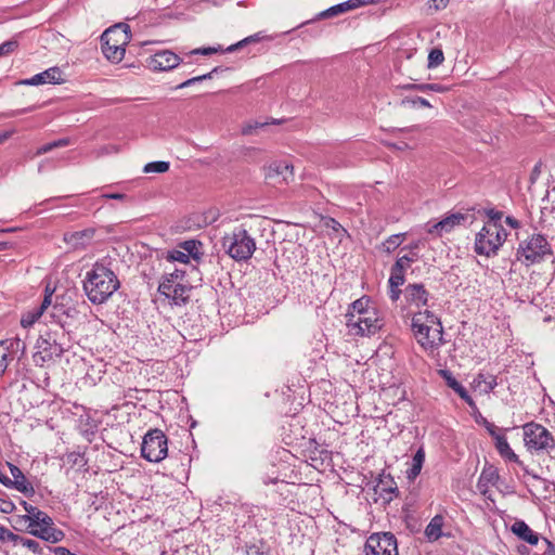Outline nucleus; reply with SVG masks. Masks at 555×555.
<instances>
[{"label":"nucleus","mask_w":555,"mask_h":555,"mask_svg":"<svg viewBox=\"0 0 555 555\" xmlns=\"http://www.w3.org/2000/svg\"><path fill=\"white\" fill-rule=\"evenodd\" d=\"M411 328L416 341L426 351H434L444 344L442 323L428 309L413 313Z\"/></svg>","instance_id":"f03ea898"},{"label":"nucleus","mask_w":555,"mask_h":555,"mask_svg":"<svg viewBox=\"0 0 555 555\" xmlns=\"http://www.w3.org/2000/svg\"><path fill=\"white\" fill-rule=\"evenodd\" d=\"M221 68L220 67H215L212 68V70H210L209 73L207 74H204V75H199V76H196V77H192L183 82H181L180 85H178L176 87V89H183V88H186V87H190V86H193L195 85L196 82H199V81H203V80H208V79H211L214 77L215 74H217L218 72H220Z\"/></svg>","instance_id":"a19ab883"},{"label":"nucleus","mask_w":555,"mask_h":555,"mask_svg":"<svg viewBox=\"0 0 555 555\" xmlns=\"http://www.w3.org/2000/svg\"><path fill=\"white\" fill-rule=\"evenodd\" d=\"M441 375L446 379L447 385L453 389L462 399H464L470 405L474 403L466 388L456 380L450 371L442 370Z\"/></svg>","instance_id":"393cba45"},{"label":"nucleus","mask_w":555,"mask_h":555,"mask_svg":"<svg viewBox=\"0 0 555 555\" xmlns=\"http://www.w3.org/2000/svg\"><path fill=\"white\" fill-rule=\"evenodd\" d=\"M52 301V293L46 294L40 307L33 312H28L27 314L23 315L21 320V324L23 327H29L31 326L43 313L44 311L51 306Z\"/></svg>","instance_id":"b1692460"},{"label":"nucleus","mask_w":555,"mask_h":555,"mask_svg":"<svg viewBox=\"0 0 555 555\" xmlns=\"http://www.w3.org/2000/svg\"><path fill=\"white\" fill-rule=\"evenodd\" d=\"M494 441L495 448L501 456L507 459L511 462L518 463L519 465L521 464L517 454H515L514 451L511 449L507 439L503 434L495 436Z\"/></svg>","instance_id":"a878e982"},{"label":"nucleus","mask_w":555,"mask_h":555,"mask_svg":"<svg viewBox=\"0 0 555 555\" xmlns=\"http://www.w3.org/2000/svg\"><path fill=\"white\" fill-rule=\"evenodd\" d=\"M401 105L402 106H412V107H415L416 105H420L422 107H431L430 103L426 99L421 98V96L404 98L401 101Z\"/></svg>","instance_id":"8fccbe9b"},{"label":"nucleus","mask_w":555,"mask_h":555,"mask_svg":"<svg viewBox=\"0 0 555 555\" xmlns=\"http://www.w3.org/2000/svg\"><path fill=\"white\" fill-rule=\"evenodd\" d=\"M374 308L369 307V299L365 297H362L360 299L354 300L351 304V310L348 311L347 314H360L364 311H374Z\"/></svg>","instance_id":"37998d69"},{"label":"nucleus","mask_w":555,"mask_h":555,"mask_svg":"<svg viewBox=\"0 0 555 555\" xmlns=\"http://www.w3.org/2000/svg\"><path fill=\"white\" fill-rule=\"evenodd\" d=\"M130 27L120 23L106 29L101 36L102 52L107 60L120 62L125 56V46L130 39Z\"/></svg>","instance_id":"20e7f679"},{"label":"nucleus","mask_w":555,"mask_h":555,"mask_svg":"<svg viewBox=\"0 0 555 555\" xmlns=\"http://www.w3.org/2000/svg\"><path fill=\"white\" fill-rule=\"evenodd\" d=\"M507 237L506 230L502 224L486 222L482 229L476 234L475 251L487 257L496 254Z\"/></svg>","instance_id":"423d86ee"},{"label":"nucleus","mask_w":555,"mask_h":555,"mask_svg":"<svg viewBox=\"0 0 555 555\" xmlns=\"http://www.w3.org/2000/svg\"><path fill=\"white\" fill-rule=\"evenodd\" d=\"M262 39H263V36H261V33L254 34L251 36H248V37L242 39L241 41H238L234 44H231L230 47H228L225 49V52H228V53L234 52L238 49L246 47L247 44L259 42Z\"/></svg>","instance_id":"4c0bfd02"},{"label":"nucleus","mask_w":555,"mask_h":555,"mask_svg":"<svg viewBox=\"0 0 555 555\" xmlns=\"http://www.w3.org/2000/svg\"><path fill=\"white\" fill-rule=\"evenodd\" d=\"M158 292L165 296L171 306H185L191 298L192 286L188 283H159Z\"/></svg>","instance_id":"f8f14e48"},{"label":"nucleus","mask_w":555,"mask_h":555,"mask_svg":"<svg viewBox=\"0 0 555 555\" xmlns=\"http://www.w3.org/2000/svg\"><path fill=\"white\" fill-rule=\"evenodd\" d=\"M309 459L314 463L320 462L323 464L325 461H330L332 459V453L327 449L321 448L320 444L315 440H310L309 442Z\"/></svg>","instance_id":"cd10ccee"},{"label":"nucleus","mask_w":555,"mask_h":555,"mask_svg":"<svg viewBox=\"0 0 555 555\" xmlns=\"http://www.w3.org/2000/svg\"><path fill=\"white\" fill-rule=\"evenodd\" d=\"M168 170H169V163L163 162V160L149 163L143 168V171L145 173H151V172L164 173Z\"/></svg>","instance_id":"c03bdc74"},{"label":"nucleus","mask_w":555,"mask_h":555,"mask_svg":"<svg viewBox=\"0 0 555 555\" xmlns=\"http://www.w3.org/2000/svg\"><path fill=\"white\" fill-rule=\"evenodd\" d=\"M402 291L400 286H389V298L391 301H397L400 298Z\"/></svg>","instance_id":"338daca9"},{"label":"nucleus","mask_w":555,"mask_h":555,"mask_svg":"<svg viewBox=\"0 0 555 555\" xmlns=\"http://www.w3.org/2000/svg\"><path fill=\"white\" fill-rule=\"evenodd\" d=\"M399 88L402 90L434 91L438 93H444L450 90L449 87L441 83H406L399 86Z\"/></svg>","instance_id":"c85d7f7f"},{"label":"nucleus","mask_w":555,"mask_h":555,"mask_svg":"<svg viewBox=\"0 0 555 555\" xmlns=\"http://www.w3.org/2000/svg\"><path fill=\"white\" fill-rule=\"evenodd\" d=\"M167 259L169 261H178L181 263H189L190 261L189 255L185 254L183 250L178 249L168 251Z\"/></svg>","instance_id":"603ef678"},{"label":"nucleus","mask_w":555,"mask_h":555,"mask_svg":"<svg viewBox=\"0 0 555 555\" xmlns=\"http://www.w3.org/2000/svg\"><path fill=\"white\" fill-rule=\"evenodd\" d=\"M37 352L34 354L36 363L52 361L55 358H61L64 353V348L57 343L55 334L47 332L40 335L36 343Z\"/></svg>","instance_id":"9b49d317"},{"label":"nucleus","mask_w":555,"mask_h":555,"mask_svg":"<svg viewBox=\"0 0 555 555\" xmlns=\"http://www.w3.org/2000/svg\"><path fill=\"white\" fill-rule=\"evenodd\" d=\"M218 52H225V50H222L221 47L215 48V47H207V48H197L190 52L192 55L201 54V55H211Z\"/></svg>","instance_id":"6e6d98bb"},{"label":"nucleus","mask_w":555,"mask_h":555,"mask_svg":"<svg viewBox=\"0 0 555 555\" xmlns=\"http://www.w3.org/2000/svg\"><path fill=\"white\" fill-rule=\"evenodd\" d=\"M499 473L494 466H485L477 482L478 491L482 495L487 496L490 487L495 486L499 481Z\"/></svg>","instance_id":"412c9836"},{"label":"nucleus","mask_w":555,"mask_h":555,"mask_svg":"<svg viewBox=\"0 0 555 555\" xmlns=\"http://www.w3.org/2000/svg\"><path fill=\"white\" fill-rule=\"evenodd\" d=\"M487 217H489L488 222H494L496 224H501V219L503 217V212L500 210H496L494 208L487 209L486 211Z\"/></svg>","instance_id":"bf43d9fd"},{"label":"nucleus","mask_w":555,"mask_h":555,"mask_svg":"<svg viewBox=\"0 0 555 555\" xmlns=\"http://www.w3.org/2000/svg\"><path fill=\"white\" fill-rule=\"evenodd\" d=\"M17 538H18V534L13 533L9 529H7L5 527L0 525V542L1 543L10 542L13 545H16Z\"/></svg>","instance_id":"864d4df0"},{"label":"nucleus","mask_w":555,"mask_h":555,"mask_svg":"<svg viewBox=\"0 0 555 555\" xmlns=\"http://www.w3.org/2000/svg\"><path fill=\"white\" fill-rule=\"evenodd\" d=\"M403 294L406 302L417 308L427 306L430 298V294L422 283L406 285Z\"/></svg>","instance_id":"4468645a"},{"label":"nucleus","mask_w":555,"mask_h":555,"mask_svg":"<svg viewBox=\"0 0 555 555\" xmlns=\"http://www.w3.org/2000/svg\"><path fill=\"white\" fill-rule=\"evenodd\" d=\"M446 527L444 516L441 514L435 515L429 524L426 526L424 534L429 542H436L442 537L451 538V532L443 530Z\"/></svg>","instance_id":"6ab92c4d"},{"label":"nucleus","mask_w":555,"mask_h":555,"mask_svg":"<svg viewBox=\"0 0 555 555\" xmlns=\"http://www.w3.org/2000/svg\"><path fill=\"white\" fill-rule=\"evenodd\" d=\"M67 460L74 465L82 466L85 464L83 456L80 453L72 452L67 455Z\"/></svg>","instance_id":"69168bd1"},{"label":"nucleus","mask_w":555,"mask_h":555,"mask_svg":"<svg viewBox=\"0 0 555 555\" xmlns=\"http://www.w3.org/2000/svg\"><path fill=\"white\" fill-rule=\"evenodd\" d=\"M30 534L52 544L61 542L65 538L64 531L56 528L54 525L31 528Z\"/></svg>","instance_id":"aec40b11"},{"label":"nucleus","mask_w":555,"mask_h":555,"mask_svg":"<svg viewBox=\"0 0 555 555\" xmlns=\"http://www.w3.org/2000/svg\"><path fill=\"white\" fill-rule=\"evenodd\" d=\"M77 313V310L74 307H68L64 309L63 304H55L51 309V317L53 319H57V323L63 327L62 315H66L67 318H74Z\"/></svg>","instance_id":"473e14b6"},{"label":"nucleus","mask_w":555,"mask_h":555,"mask_svg":"<svg viewBox=\"0 0 555 555\" xmlns=\"http://www.w3.org/2000/svg\"><path fill=\"white\" fill-rule=\"evenodd\" d=\"M546 547L544 550V555H555V544L552 543L550 540H547L546 538L543 539Z\"/></svg>","instance_id":"774afa93"},{"label":"nucleus","mask_w":555,"mask_h":555,"mask_svg":"<svg viewBox=\"0 0 555 555\" xmlns=\"http://www.w3.org/2000/svg\"><path fill=\"white\" fill-rule=\"evenodd\" d=\"M69 143H70V140L68 138H62V139L55 140L53 142H50V143H47V144H43L42 146H40L36 151V155L40 156V155H43L46 153L53 151L54 149L65 147V146L69 145Z\"/></svg>","instance_id":"ea45409f"},{"label":"nucleus","mask_w":555,"mask_h":555,"mask_svg":"<svg viewBox=\"0 0 555 555\" xmlns=\"http://www.w3.org/2000/svg\"><path fill=\"white\" fill-rule=\"evenodd\" d=\"M264 543H251L246 545V555H270L269 550H264Z\"/></svg>","instance_id":"3c124183"},{"label":"nucleus","mask_w":555,"mask_h":555,"mask_svg":"<svg viewBox=\"0 0 555 555\" xmlns=\"http://www.w3.org/2000/svg\"><path fill=\"white\" fill-rule=\"evenodd\" d=\"M7 465H8L10 473L13 477V478H11V488L17 490L18 492L23 493L27 498L34 496L35 488L31 485V482H29L27 480V478L25 477L23 472L16 465H14L12 463L8 462Z\"/></svg>","instance_id":"dca6fc26"},{"label":"nucleus","mask_w":555,"mask_h":555,"mask_svg":"<svg viewBox=\"0 0 555 555\" xmlns=\"http://www.w3.org/2000/svg\"><path fill=\"white\" fill-rule=\"evenodd\" d=\"M405 281V271L399 268V264H392L390 269V276L388 280L389 286H401Z\"/></svg>","instance_id":"e433bc0d"},{"label":"nucleus","mask_w":555,"mask_h":555,"mask_svg":"<svg viewBox=\"0 0 555 555\" xmlns=\"http://www.w3.org/2000/svg\"><path fill=\"white\" fill-rule=\"evenodd\" d=\"M184 279H185V271L176 269L173 272L165 274L162 278V281L159 283H170L171 281H175L178 283H186Z\"/></svg>","instance_id":"de8ad7c7"},{"label":"nucleus","mask_w":555,"mask_h":555,"mask_svg":"<svg viewBox=\"0 0 555 555\" xmlns=\"http://www.w3.org/2000/svg\"><path fill=\"white\" fill-rule=\"evenodd\" d=\"M425 462V451H424V448L421 447L414 454L413 456V461H412V466L411 468L408 470V477L410 479H414L416 478L421 470H422V467H423V464Z\"/></svg>","instance_id":"7c9ffc66"},{"label":"nucleus","mask_w":555,"mask_h":555,"mask_svg":"<svg viewBox=\"0 0 555 555\" xmlns=\"http://www.w3.org/2000/svg\"><path fill=\"white\" fill-rule=\"evenodd\" d=\"M16 545H22L26 548H28L30 552H33L34 554H37V555H49L50 553L48 552V554L44 552L47 551V546L46 545L44 547H42L40 545V543L34 539H28V538H24V537H21L18 535L17 538V541H16Z\"/></svg>","instance_id":"2f4dec72"},{"label":"nucleus","mask_w":555,"mask_h":555,"mask_svg":"<svg viewBox=\"0 0 555 555\" xmlns=\"http://www.w3.org/2000/svg\"><path fill=\"white\" fill-rule=\"evenodd\" d=\"M179 247L189 255V258L199 259L202 243L196 240H188L179 244Z\"/></svg>","instance_id":"72a5a7b5"},{"label":"nucleus","mask_w":555,"mask_h":555,"mask_svg":"<svg viewBox=\"0 0 555 555\" xmlns=\"http://www.w3.org/2000/svg\"><path fill=\"white\" fill-rule=\"evenodd\" d=\"M366 555H399L397 539L391 532L371 534L365 543Z\"/></svg>","instance_id":"9d476101"},{"label":"nucleus","mask_w":555,"mask_h":555,"mask_svg":"<svg viewBox=\"0 0 555 555\" xmlns=\"http://www.w3.org/2000/svg\"><path fill=\"white\" fill-rule=\"evenodd\" d=\"M346 319L348 334L352 336H371L376 334L383 326L376 310L364 311L360 314H346Z\"/></svg>","instance_id":"0eeeda50"},{"label":"nucleus","mask_w":555,"mask_h":555,"mask_svg":"<svg viewBox=\"0 0 555 555\" xmlns=\"http://www.w3.org/2000/svg\"><path fill=\"white\" fill-rule=\"evenodd\" d=\"M413 263V258H408V256H401L399 257L393 264H399V268L403 271H406L411 264Z\"/></svg>","instance_id":"e2e57ef3"},{"label":"nucleus","mask_w":555,"mask_h":555,"mask_svg":"<svg viewBox=\"0 0 555 555\" xmlns=\"http://www.w3.org/2000/svg\"><path fill=\"white\" fill-rule=\"evenodd\" d=\"M359 8V2H352L351 0L341 2L339 4L333 5L330 9L321 12L319 14V18H330L337 16L339 14L346 13L348 11L354 10Z\"/></svg>","instance_id":"bb28decb"},{"label":"nucleus","mask_w":555,"mask_h":555,"mask_svg":"<svg viewBox=\"0 0 555 555\" xmlns=\"http://www.w3.org/2000/svg\"><path fill=\"white\" fill-rule=\"evenodd\" d=\"M524 441L530 452H550L555 448L553 435L544 426L533 422L524 426Z\"/></svg>","instance_id":"6e6552de"},{"label":"nucleus","mask_w":555,"mask_h":555,"mask_svg":"<svg viewBox=\"0 0 555 555\" xmlns=\"http://www.w3.org/2000/svg\"><path fill=\"white\" fill-rule=\"evenodd\" d=\"M511 531L520 540L529 543L530 545H537L540 535L533 531L524 520H516L511 526Z\"/></svg>","instance_id":"4be33fe9"},{"label":"nucleus","mask_w":555,"mask_h":555,"mask_svg":"<svg viewBox=\"0 0 555 555\" xmlns=\"http://www.w3.org/2000/svg\"><path fill=\"white\" fill-rule=\"evenodd\" d=\"M182 59L170 50H163L152 55L149 61V67L153 70H170L177 67Z\"/></svg>","instance_id":"ddd939ff"},{"label":"nucleus","mask_w":555,"mask_h":555,"mask_svg":"<svg viewBox=\"0 0 555 555\" xmlns=\"http://www.w3.org/2000/svg\"><path fill=\"white\" fill-rule=\"evenodd\" d=\"M64 79L62 77V70L59 67H51L47 70L39 73L31 78L24 79L20 83L26 86H39L43 83H62Z\"/></svg>","instance_id":"f3484780"},{"label":"nucleus","mask_w":555,"mask_h":555,"mask_svg":"<svg viewBox=\"0 0 555 555\" xmlns=\"http://www.w3.org/2000/svg\"><path fill=\"white\" fill-rule=\"evenodd\" d=\"M482 424L485 425L486 429L488 430L489 435L494 439L495 436L501 435V433L498 430L496 426L493 423L488 422L486 418L482 420Z\"/></svg>","instance_id":"0e129e2a"},{"label":"nucleus","mask_w":555,"mask_h":555,"mask_svg":"<svg viewBox=\"0 0 555 555\" xmlns=\"http://www.w3.org/2000/svg\"><path fill=\"white\" fill-rule=\"evenodd\" d=\"M69 143H70V140L68 138H62V139L55 140L53 142H50V143H47V144H43L42 146H40L36 151V155L40 156V155H43L46 153L53 151L54 149L65 147V146L69 145Z\"/></svg>","instance_id":"58836bf2"},{"label":"nucleus","mask_w":555,"mask_h":555,"mask_svg":"<svg viewBox=\"0 0 555 555\" xmlns=\"http://www.w3.org/2000/svg\"><path fill=\"white\" fill-rule=\"evenodd\" d=\"M374 490L385 503L391 502L399 494L397 483L390 475H382Z\"/></svg>","instance_id":"a211bd4d"},{"label":"nucleus","mask_w":555,"mask_h":555,"mask_svg":"<svg viewBox=\"0 0 555 555\" xmlns=\"http://www.w3.org/2000/svg\"><path fill=\"white\" fill-rule=\"evenodd\" d=\"M7 347H10V353L17 350H21L24 353L26 349L25 343L22 341L20 338H15L9 341L7 340Z\"/></svg>","instance_id":"4d7b16f0"},{"label":"nucleus","mask_w":555,"mask_h":555,"mask_svg":"<svg viewBox=\"0 0 555 555\" xmlns=\"http://www.w3.org/2000/svg\"><path fill=\"white\" fill-rule=\"evenodd\" d=\"M10 521L15 530L30 533L31 527H28V522L30 521L25 517V515H15Z\"/></svg>","instance_id":"a18cd8bd"},{"label":"nucleus","mask_w":555,"mask_h":555,"mask_svg":"<svg viewBox=\"0 0 555 555\" xmlns=\"http://www.w3.org/2000/svg\"><path fill=\"white\" fill-rule=\"evenodd\" d=\"M466 219L467 215L463 212H452L439 221V228L444 229V232L448 233L462 224Z\"/></svg>","instance_id":"c756f323"},{"label":"nucleus","mask_w":555,"mask_h":555,"mask_svg":"<svg viewBox=\"0 0 555 555\" xmlns=\"http://www.w3.org/2000/svg\"><path fill=\"white\" fill-rule=\"evenodd\" d=\"M113 267L114 261L104 257L86 273L83 291L92 304L105 302L120 287V281Z\"/></svg>","instance_id":"f257e3e1"},{"label":"nucleus","mask_w":555,"mask_h":555,"mask_svg":"<svg viewBox=\"0 0 555 555\" xmlns=\"http://www.w3.org/2000/svg\"><path fill=\"white\" fill-rule=\"evenodd\" d=\"M28 522V527L31 528H40L47 525H54L53 519L43 511L39 509V512H36V515H34L33 518H30Z\"/></svg>","instance_id":"c9c22d12"},{"label":"nucleus","mask_w":555,"mask_h":555,"mask_svg":"<svg viewBox=\"0 0 555 555\" xmlns=\"http://www.w3.org/2000/svg\"><path fill=\"white\" fill-rule=\"evenodd\" d=\"M551 256H553L552 245L540 233H534L521 241L516 251L517 260L526 267L540 263Z\"/></svg>","instance_id":"7ed1b4c3"},{"label":"nucleus","mask_w":555,"mask_h":555,"mask_svg":"<svg viewBox=\"0 0 555 555\" xmlns=\"http://www.w3.org/2000/svg\"><path fill=\"white\" fill-rule=\"evenodd\" d=\"M293 178V166L286 162H273L266 169V179L274 183H287Z\"/></svg>","instance_id":"2eb2a0df"},{"label":"nucleus","mask_w":555,"mask_h":555,"mask_svg":"<svg viewBox=\"0 0 555 555\" xmlns=\"http://www.w3.org/2000/svg\"><path fill=\"white\" fill-rule=\"evenodd\" d=\"M280 122H281V120H278V119H271V121H266V122H258V121L249 122L242 128V133L245 135L253 134L254 131L258 128H262L270 124H280Z\"/></svg>","instance_id":"09e8293b"},{"label":"nucleus","mask_w":555,"mask_h":555,"mask_svg":"<svg viewBox=\"0 0 555 555\" xmlns=\"http://www.w3.org/2000/svg\"><path fill=\"white\" fill-rule=\"evenodd\" d=\"M443 61H444V55H443L442 50L439 48H434L430 50V52L428 54L427 66H428V68H436L439 65H441L443 63Z\"/></svg>","instance_id":"79ce46f5"},{"label":"nucleus","mask_w":555,"mask_h":555,"mask_svg":"<svg viewBox=\"0 0 555 555\" xmlns=\"http://www.w3.org/2000/svg\"><path fill=\"white\" fill-rule=\"evenodd\" d=\"M222 246L227 254L236 261H246L256 250V242L243 227H236L224 235Z\"/></svg>","instance_id":"39448f33"},{"label":"nucleus","mask_w":555,"mask_h":555,"mask_svg":"<svg viewBox=\"0 0 555 555\" xmlns=\"http://www.w3.org/2000/svg\"><path fill=\"white\" fill-rule=\"evenodd\" d=\"M18 47V42L14 39L8 40L0 44V56L14 52Z\"/></svg>","instance_id":"5fc2aeb1"},{"label":"nucleus","mask_w":555,"mask_h":555,"mask_svg":"<svg viewBox=\"0 0 555 555\" xmlns=\"http://www.w3.org/2000/svg\"><path fill=\"white\" fill-rule=\"evenodd\" d=\"M93 229H86L64 234V242L72 245L74 248H82L91 242L94 236Z\"/></svg>","instance_id":"5701e85b"},{"label":"nucleus","mask_w":555,"mask_h":555,"mask_svg":"<svg viewBox=\"0 0 555 555\" xmlns=\"http://www.w3.org/2000/svg\"><path fill=\"white\" fill-rule=\"evenodd\" d=\"M7 347H10V353L17 350H21L24 353L26 349L25 343L22 341L20 338H15L9 341L7 340Z\"/></svg>","instance_id":"13d9d810"},{"label":"nucleus","mask_w":555,"mask_h":555,"mask_svg":"<svg viewBox=\"0 0 555 555\" xmlns=\"http://www.w3.org/2000/svg\"><path fill=\"white\" fill-rule=\"evenodd\" d=\"M21 505L24 507L26 514H25V517L30 520V518L34 517V515H36V512H39V508L37 506H34L29 503H27L26 501H21Z\"/></svg>","instance_id":"680f3d73"},{"label":"nucleus","mask_w":555,"mask_h":555,"mask_svg":"<svg viewBox=\"0 0 555 555\" xmlns=\"http://www.w3.org/2000/svg\"><path fill=\"white\" fill-rule=\"evenodd\" d=\"M15 509V505L12 501L5 499V498H0V512L4 513V514H11L13 513Z\"/></svg>","instance_id":"052dcab7"},{"label":"nucleus","mask_w":555,"mask_h":555,"mask_svg":"<svg viewBox=\"0 0 555 555\" xmlns=\"http://www.w3.org/2000/svg\"><path fill=\"white\" fill-rule=\"evenodd\" d=\"M168 453V439L160 429L150 430L143 438L141 455L149 462L158 463Z\"/></svg>","instance_id":"1a4fd4ad"},{"label":"nucleus","mask_w":555,"mask_h":555,"mask_svg":"<svg viewBox=\"0 0 555 555\" xmlns=\"http://www.w3.org/2000/svg\"><path fill=\"white\" fill-rule=\"evenodd\" d=\"M405 233L390 235L385 242H383V250L387 254H391L402 244V242L405 238Z\"/></svg>","instance_id":"f704fd0d"},{"label":"nucleus","mask_w":555,"mask_h":555,"mask_svg":"<svg viewBox=\"0 0 555 555\" xmlns=\"http://www.w3.org/2000/svg\"><path fill=\"white\" fill-rule=\"evenodd\" d=\"M10 347H7V341H0V377L4 374L9 365Z\"/></svg>","instance_id":"49530a36"}]
</instances>
